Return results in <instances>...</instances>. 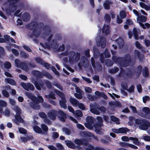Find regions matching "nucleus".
I'll list each match as a JSON object with an SVG mask.
<instances>
[{
  "label": "nucleus",
  "instance_id": "51",
  "mask_svg": "<svg viewBox=\"0 0 150 150\" xmlns=\"http://www.w3.org/2000/svg\"><path fill=\"white\" fill-rule=\"evenodd\" d=\"M77 106H78L79 108L83 110H84L85 109V107L84 104L82 103H79V102L78 104L77 105Z\"/></svg>",
  "mask_w": 150,
  "mask_h": 150
},
{
  "label": "nucleus",
  "instance_id": "28",
  "mask_svg": "<svg viewBox=\"0 0 150 150\" xmlns=\"http://www.w3.org/2000/svg\"><path fill=\"white\" fill-rule=\"evenodd\" d=\"M39 116L42 118H44V121L46 123L49 124L50 122H49V120L46 118V115L44 112L39 113Z\"/></svg>",
  "mask_w": 150,
  "mask_h": 150
},
{
  "label": "nucleus",
  "instance_id": "10",
  "mask_svg": "<svg viewBox=\"0 0 150 150\" xmlns=\"http://www.w3.org/2000/svg\"><path fill=\"white\" fill-rule=\"evenodd\" d=\"M146 19L147 18L146 16L142 15L138 16L137 19V22L144 29L145 28V27L144 25L142 23V22H145L146 20Z\"/></svg>",
  "mask_w": 150,
  "mask_h": 150
},
{
  "label": "nucleus",
  "instance_id": "31",
  "mask_svg": "<svg viewBox=\"0 0 150 150\" xmlns=\"http://www.w3.org/2000/svg\"><path fill=\"white\" fill-rule=\"evenodd\" d=\"M70 102L73 105L76 106H77L79 101L74 98H70L69 99Z\"/></svg>",
  "mask_w": 150,
  "mask_h": 150
},
{
  "label": "nucleus",
  "instance_id": "47",
  "mask_svg": "<svg viewBox=\"0 0 150 150\" xmlns=\"http://www.w3.org/2000/svg\"><path fill=\"white\" fill-rule=\"evenodd\" d=\"M2 93L3 95L6 98H8L9 96L8 92L5 90H3L2 91Z\"/></svg>",
  "mask_w": 150,
  "mask_h": 150
},
{
  "label": "nucleus",
  "instance_id": "20",
  "mask_svg": "<svg viewBox=\"0 0 150 150\" xmlns=\"http://www.w3.org/2000/svg\"><path fill=\"white\" fill-rule=\"evenodd\" d=\"M65 142L66 145L69 148L73 149H74L76 147V146L75 144L69 140H66Z\"/></svg>",
  "mask_w": 150,
  "mask_h": 150
},
{
  "label": "nucleus",
  "instance_id": "25",
  "mask_svg": "<svg viewBox=\"0 0 150 150\" xmlns=\"http://www.w3.org/2000/svg\"><path fill=\"white\" fill-rule=\"evenodd\" d=\"M15 120H14V122L16 124H18L19 122H23V119L21 117L20 115L15 116Z\"/></svg>",
  "mask_w": 150,
  "mask_h": 150
},
{
  "label": "nucleus",
  "instance_id": "56",
  "mask_svg": "<svg viewBox=\"0 0 150 150\" xmlns=\"http://www.w3.org/2000/svg\"><path fill=\"white\" fill-rule=\"evenodd\" d=\"M133 32L134 33V38L136 40L137 39L138 36L137 34V31L136 29H134L133 30Z\"/></svg>",
  "mask_w": 150,
  "mask_h": 150
},
{
  "label": "nucleus",
  "instance_id": "55",
  "mask_svg": "<svg viewBox=\"0 0 150 150\" xmlns=\"http://www.w3.org/2000/svg\"><path fill=\"white\" fill-rule=\"evenodd\" d=\"M56 146L58 149L60 150H63L64 148L62 145L59 143L56 144Z\"/></svg>",
  "mask_w": 150,
  "mask_h": 150
},
{
  "label": "nucleus",
  "instance_id": "27",
  "mask_svg": "<svg viewBox=\"0 0 150 150\" xmlns=\"http://www.w3.org/2000/svg\"><path fill=\"white\" fill-rule=\"evenodd\" d=\"M13 109L16 112V115H15V116H18L20 115L21 110L18 106H14Z\"/></svg>",
  "mask_w": 150,
  "mask_h": 150
},
{
  "label": "nucleus",
  "instance_id": "49",
  "mask_svg": "<svg viewBox=\"0 0 150 150\" xmlns=\"http://www.w3.org/2000/svg\"><path fill=\"white\" fill-rule=\"evenodd\" d=\"M4 66L7 69H10L11 67V64L9 62H6L4 63Z\"/></svg>",
  "mask_w": 150,
  "mask_h": 150
},
{
  "label": "nucleus",
  "instance_id": "4",
  "mask_svg": "<svg viewBox=\"0 0 150 150\" xmlns=\"http://www.w3.org/2000/svg\"><path fill=\"white\" fill-rule=\"evenodd\" d=\"M19 0H8L9 2H11L10 4L8 6V8H7L5 10L6 13L8 14H10L11 12H14L16 9V7L14 4L16 3Z\"/></svg>",
  "mask_w": 150,
  "mask_h": 150
},
{
  "label": "nucleus",
  "instance_id": "32",
  "mask_svg": "<svg viewBox=\"0 0 150 150\" xmlns=\"http://www.w3.org/2000/svg\"><path fill=\"white\" fill-rule=\"evenodd\" d=\"M5 81L6 82H7L11 85H16V83L15 81L11 79L6 78L5 79Z\"/></svg>",
  "mask_w": 150,
  "mask_h": 150
},
{
  "label": "nucleus",
  "instance_id": "52",
  "mask_svg": "<svg viewBox=\"0 0 150 150\" xmlns=\"http://www.w3.org/2000/svg\"><path fill=\"white\" fill-rule=\"evenodd\" d=\"M119 70L118 68L117 67L114 68L109 71L110 73H115L118 71Z\"/></svg>",
  "mask_w": 150,
  "mask_h": 150
},
{
  "label": "nucleus",
  "instance_id": "6",
  "mask_svg": "<svg viewBox=\"0 0 150 150\" xmlns=\"http://www.w3.org/2000/svg\"><path fill=\"white\" fill-rule=\"evenodd\" d=\"M135 123L138 125H140L139 128L142 130H145L147 129V126L146 125V122L144 120L136 119Z\"/></svg>",
  "mask_w": 150,
  "mask_h": 150
},
{
  "label": "nucleus",
  "instance_id": "46",
  "mask_svg": "<svg viewBox=\"0 0 150 150\" xmlns=\"http://www.w3.org/2000/svg\"><path fill=\"white\" fill-rule=\"evenodd\" d=\"M86 146H88V147L86 148V150H95V147L89 144L88 142Z\"/></svg>",
  "mask_w": 150,
  "mask_h": 150
},
{
  "label": "nucleus",
  "instance_id": "39",
  "mask_svg": "<svg viewBox=\"0 0 150 150\" xmlns=\"http://www.w3.org/2000/svg\"><path fill=\"white\" fill-rule=\"evenodd\" d=\"M87 97L91 101H93L96 99V96H93L91 94H88Z\"/></svg>",
  "mask_w": 150,
  "mask_h": 150
},
{
  "label": "nucleus",
  "instance_id": "14",
  "mask_svg": "<svg viewBox=\"0 0 150 150\" xmlns=\"http://www.w3.org/2000/svg\"><path fill=\"white\" fill-rule=\"evenodd\" d=\"M74 142L75 144L79 145H80L82 144L87 145L88 144V141L84 139H75Z\"/></svg>",
  "mask_w": 150,
  "mask_h": 150
},
{
  "label": "nucleus",
  "instance_id": "18",
  "mask_svg": "<svg viewBox=\"0 0 150 150\" xmlns=\"http://www.w3.org/2000/svg\"><path fill=\"white\" fill-rule=\"evenodd\" d=\"M58 112L60 115V116H59V119L61 121L64 122L65 119L66 117V114L62 111L60 110H59Z\"/></svg>",
  "mask_w": 150,
  "mask_h": 150
},
{
  "label": "nucleus",
  "instance_id": "34",
  "mask_svg": "<svg viewBox=\"0 0 150 150\" xmlns=\"http://www.w3.org/2000/svg\"><path fill=\"white\" fill-rule=\"evenodd\" d=\"M111 2L109 1H106L103 4L104 8L106 10L110 9V4Z\"/></svg>",
  "mask_w": 150,
  "mask_h": 150
},
{
  "label": "nucleus",
  "instance_id": "36",
  "mask_svg": "<svg viewBox=\"0 0 150 150\" xmlns=\"http://www.w3.org/2000/svg\"><path fill=\"white\" fill-rule=\"evenodd\" d=\"M130 140L133 141V143L134 144L138 145L139 144V141L138 139L135 137H130Z\"/></svg>",
  "mask_w": 150,
  "mask_h": 150
},
{
  "label": "nucleus",
  "instance_id": "40",
  "mask_svg": "<svg viewBox=\"0 0 150 150\" xmlns=\"http://www.w3.org/2000/svg\"><path fill=\"white\" fill-rule=\"evenodd\" d=\"M20 55L21 57L24 58L25 59L28 58L29 57L28 54L23 51L21 52Z\"/></svg>",
  "mask_w": 150,
  "mask_h": 150
},
{
  "label": "nucleus",
  "instance_id": "3",
  "mask_svg": "<svg viewBox=\"0 0 150 150\" xmlns=\"http://www.w3.org/2000/svg\"><path fill=\"white\" fill-rule=\"evenodd\" d=\"M80 55V54L77 53L76 54L73 51L69 52L68 54V57L69 58V61L71 62L78 61L79 59Z\"/></svg>",
  "mask_w": 150,
  "mask_h": 150
},
{
  "label": "nucleus",
  "instance_id": "62",
  "mask_svg": "<svg viewBox=\"0 0 150 150\" xmlns=\"http://www.w3.org/2000/svg\"><path fill=\"white\" fill-rule=\"evenodd\" d=\"M142 69V67L140 65L137 68V72L138 73L139 76L141 73V71Z\"/></svg>",
  "mask_w": 150,
  "mask_h": 150
},
{
  "label": "nucleus",
  "instance_id": "42",
  "mask_svg": "<svg viewBox=\"0 0 150 150\" xmlns=\"http://www.w3.org/2000/svg\"><path fill=\"white\" fill-rule=\"evenodd\" d=\"M74 114L77 117H81L82 116V113L80 110H76Z\"/></svg>",
  "mask_w": 150,
  "mask_h": 150
},
{
  "label": "nucleus",
  "instance_id": "22",
  "mask_svg": "<svg viewBox=\"0 0 150 150\" xmlns=\"http://www.w3.org/2000/svg\"><path fill=\"white\" fill-rule=\"evenodd\" d=\"M81 64L85 67H87L88 65V60L86 57H83L81 59Z\"/></svg>",
  "mask_w": 150,
  "mask_h": 150
},
{
  "label": "nucleus",
  "instance_id": "23",
  "mask_svg": "<svg viewBox=\"0 0 150 150\" xmlns=\"http://www.w3.org/2000/svg\"><path fill=\"white\" fill-rule=\"evenodd\" d=\"M82 133L86 137H93L96 139L98 140V138L95 136H94L93 134L91 133L88 131H84Z\"/></svg>",
  "mask_w": 150,
  "mask_h": 150
},
{
  "label": "nucleus",
  "instance_id": "59",
  "mask_svg": "<svg viewBox=\"0 0 150 150\" xmlns=\"http://www.w3.org/2000/svg\"><path fill=\"white\" fill-rule=\"evenodd\" d=\"M12 52V53L16 56H18L19 55V52H18V51L14 49H12L11 50Z\"/></svg>",
  "mask_w": 150,
  "mask_h": 150
},
{
  "label": "nucleus",
  "instance_id": "50",
  "mask_svg": "<svg viewBox=\"0 0 150 150\" xmlns=\"http://www.w3.org/2000/svg\"><path fill=\"white\" fill-rule=\"evenodd\" d=\"M130 137H128L126 136H123L121 137V139L123 141L128 142L129 140H130Z\"/></svg>",
  "mask_w": 150,
  "mask_h": 150
},
{
  "label": "nucleus",
  "instance_id": "15",
  "mask_svg": "<svg viewBox=\"0 0 150 150\" xmlns=\"http://www.w3.org/2000/svg\"><path fill=\"white\" fill-rule=\"evenodd\" d=\"M120 144L121 146L124 147H129L132 148L134 149H137L138 148L137 146L128 143L121 142L120 143Z\"/></svg>",
  "mask_w": 150,
  "mask_h": 150
},
{
  "label": "nucleus",
  "instance_id": "38",
  "mask_svg": "<svg viewBox=\"0 0 150 150\" xmlns=\"http://www.w3.org/2000/svg\"><path fill=\"white\" fill-rule=\"evenodd\" d=\"M7 105V103L5 101L0 100V106L2 107H6Z\"/></svg>",
  "mask_w": 150,
  "mask_h": 150
},
{
  "label": "nucleus",
  "instance_id": "29",
  "mask_svg": "<svg viewBox=\"0 0 150 150\" xmlns=\"http://www.w3.org/2000/svg\"><path fill=\"white\" fill-rule=\"evenodd\" d=\"M33 129L34 131L37 133L42 134H46V133L45 132H42L41 129L37 126H34L33 127Z\"/></svg>",
  "mask_w": 150,
  "mask_h": 150
},
{
  "label": "nucleus",
  "instance_id": "9",
  "mask_svg": "<svg viewBox=\"0 0 150 150\" xmlns=\"http://www.w3.org/2000/svg\"><path fill=\"white\" fill-rule=\"evenodd\" d=\"M97 104L96 103H91L90 105V111L96 115H98L100 112L97 110Z\"/></svg>",
  "mask_w": 150,
  "mask_h": 150
},
{
  "label": "nucleus",
  "instance_id": "16",
  "mask_svg": "<svg viewBox=\"0 0 150 150\" xmlns=\"http://www.w3.org/2000/svg\"><path fill=\"white\" fill-rule=\"evenodd\" d=\"M57 114V112L56 111L52 110L49 112L48 115L51 119L54 120L56 118Z\"/></svg>",
  "mask_w": 150,
  "mask_h": 150
},
{
  "label": "nucleus",
  "instance_id": "33",
  "mask_svg": "<svg viewBox=\"0 0 150 150\" xmlns=\"http://www.w3.org/2000/svg\"><path fill=\"white\" fill-rule=\"evenodd\" d=\"M110 118L112 121L115 122L116 124H119L120 123L119 119L115 117L114 116H110Z\"/></svg>",
  "mask_w": 150,
  "mask_h": 150
},
{
  "label": "nucleus",
  "instance_id": "13",
  "mask_svg": "<svg viewBox=\"0 0 150 150\" xmlns=\"http://www.w3.org/2000/svg\"><path fill=\"white\" fill-rule=\"evenodd\" d=\"M97 42V44L98 45H101V47L103 48H104L105 47V40L104 38H100L99 36H98L96 39Z\"/></svg>",
  "mask_w": 150,
  "mask_h": 150
},
{
  "label": "nucleus",
  "instance_id": "48",
  "mask_svg": "<svg viewBox=\"0 0 150 150\" xmlns=\"http://www.w3.org/2000/svg\"><path fill=\"white\" fill-rule=\"evenodd\" d=\"M142 110L146 114H148L149 113L150 109L148 107H144L143 108Z\"/></svg>",
  "mask_w": 150,
  "mask_h": 150
},
{
  "label": "nucleus",
  "instance_id": "64",
  "mask_svg": "<svg viewBox=\"0 0 150 150\" xmlns=\"http://www.w3.org/2000/svg\"><path fill=\"white\" fill-rule=\"evenodd\" d=\"M51 69L52 70V71L54 72V73L57 75L59 76V72L57 71V70H56L55 67H52L51 68Z\"/></svg>",
  "mask_w": 150,
  "mask_h": 150
},
{
  "label": "nucleus",
  "instance_id": "24",
  "mask_svg": "<svg viewBox=\"0 0 150 150\" xmlns=\"http://www.w3.org/2000/svg\"><path fill=\"white\" fill-rule=\"evenodd\" d=\"M2 114L7 117H9L11 115V111L8 108H6L3 111Z\"/></svg>",
  "mask_w": 150,
  "mask_h": 150
},
{
  "label": "nucleus",
  "instance_id": "5",
  "mask_svg": "<svg viewBox=\"0 0 150 150\" xmlns=\"http://www.w3.org/2000/svg\"><path fill=\"white\" fill-rule=\"evenodd\" d=\"M97 119L99 122L102 123L103 122V119L100 117L97 116ZM103 125L102 123H100L99 124H96L94 125V127L95 129V132L96 133L100 134H102V132L100 131V129H101V127H102Z\"/></svg>",
  "mask_w": 150,
  "mask_h": 150
},
{
  "label": "nucleus",
  "instance_id": "7",
  "mask_svg": "<svg viewBox=\"0 0 150 150\" xmlns=\"http://www.w3.org/2000/svg\"><path fill=\"white\" fill-rule=\"evenodd\" d=\"M15 63L17 67L21 68L25 71L28 70L27 64L25 62H20L18 59H16L15 60Z\"/></svg>",
  "mask_w": 150,
  "mask_h": 150
},
{
  "label": "nucleus",
  "instance_id": "43",
  "mask_svg": "<svg viewBox=\"0 0 150 150\" xmlns=\"http://www.w3.org/2000/svg\"><path fill=\"white\" fill-rule=\"evenodd\" d=\"M105 21L108 23L110 22L111 18L110 16L108 14H105L104 16Z\"/></svg>",
  "mask_w": 150,
  "mask_h": 150
},
{
  "label": "nucleus",
  "instance_id": "37",
  "mask_svg": "<svg viewBox=\"0 0 150 150\" xmlns=\"http://www.w3.org/2000/svg\"><path fill=\"white\" fill-rule=\"evenodd\" d=\"M117 42L120 47H122L124 44V41L121 38L118 39L117 41Z\"/></svg>",
  "mask_w": 150,
  "mask_h": 150
},
{
  "label": "nucleus",
  "instance_id": "58",
  "mask_svg": "<svg viewBox=\"0 0 150 150\" xmlns=\"http://www.w3.org/2000/svg\"><path fill=\"white\" fill-rule=\"evenodd\" d=\"M85 91L87 93H91L92 92V89L88 87H86L85 88Z\"/></svg>",
  "mask_w": 150,
  "mask_h": 150
},
{
  "label": "nucleus",
  "instance_id": "19",
  "mask_svg": "<svg viewBox=\"0 0 150 150\" xmlns=\"http://www.w3.org/2000/svg\"><path fill=\"white\" fill-rule=\"evenodd\" d=\"M34 84L36 88L38 90H40L41 88L43 89H45V86H44L43 83L41 82H39L38 83L36 82L34 83Z\"/></svg>",
  "mask_w": 150,
  "mask_h": 150
},
{
  "label": "nucleus",
  "instance_id": "30",
  "mask_svg": "<svg viewBox=\"0 0 150 150\" xmlns=\"http://www.w3.org/2000/svg\"><path fill=\"white\" fill-rule=\"evenodd\" d=\"M22 18L24 21H28L30 19L29 14L26 13H24L22 16Z\"/></svg>",
  "mask_w": 150,
  "mask_h": 150
},
{
  "label": "nucleus",
  "instance_id": "21",
  "mask_svg": "<svg viewBox=\"0 0 150 150\" xmlns=\"http://www.w3.org/2000/svg\"><path fill=\"white\" fill-rule=\"evenodd\" d=\"M110 106L112 108H114L117 107H120L121 105L117 101L110 102L109 103Z\"/></svg>",
  "mask_w": 150,
  "mask_h": 150
},
{
  "label": "nucleus",
  "instance_id": "57",
  "mask_svg": "<svg viewBox=\"0 0 150 150\" xmlns=\"http://www.w3.org/2000/svg\"><path fill=\"white\" fill-rule=\"evenodd\" d=\"M82 78L83 79V80L85 81L86 82L88 83H91L92 82V81H91L89 78H86V77L82 76Z\"/></svg>",
  "mask_w": 150,
  "mask_h": 150
},
{
  "label": "nucleus",
  "instance_id": "54",
  "mask_svg": "<svg viewBox=\"0 0 150 150\" xmlns=\"http://www.w3.org/2000/svg\"><path fill=\"white\" fill-rule=\"evenodd\" d=\"M53 84L54 85L56 86L61 90H62L63 88L62 86L57 82H54Z\"/></svg>",
  "mask_w": 150,
  "mask_h": 150
},
{
  "label": "nucleus",
  "instance_id": "17",
  "mask_svg": "<svg viewBox=\"0 0 150 150\" xmlns=\"http://www.w3.org/2000/svg\"><path fill=\"white\" fill-rule=\"evenodd\" d=\"M102 32L105 35L109 34L110 32V27L108 25H104L102 29Z\"/></svg>",
  "mask_w": 150,
  "mask_h": 150
},
{
  "label": "nucleus",
  "instance_id": "45",
  "mask_svg": "<svg viewBox=\"0 0 150 150\" xmlns=\"http://www.w3.org/2000/svg\"><path fill=\"white\" fill-rule=\"evenodd\" d=\"M120 15L121 18H124L126 17V12L124 11H121L120 13Z\"/></svg>",
  "mask_w": 150,
  "mask_h": 150
},
{
  "label": "nucleus",
  "instance_id": "26",
  "mask_svg": "<svg viewBox=\"0 0 150 150\" xmlns=\"http://www.w3.org/2000/svg\"><path fill=\"white\" fill-rule=\"evenodd\" d=\"M140 6L142 8L145 9L146 11L150 10V3L149 6H147L144 3L141 2L139 3Z\"/></svg>",
  "mask_w": 150,
  "mask_h": 150
},
{
  "label": "nucleus",
  "instance_id": "12",
  "mask_svg": "<svg viewBox=\"0 0 150 150\" xmlns=\"http://www.w3.org/2000/svg\"><path fill=\"white\" fill-rule=\"evenodd\" d=\"M112 131L113 132L116 133H125L129 132V130L127 128L122 127L119 129H112Z\"/></svg>",
  "mask_w": 150,
  "mask_h": 150
},
{
  "label": "nucleus",
  "instance_id": "2",
  "mask_svg": "<svg viewBox=\"0 0 150 150\" xmlns=\"http://www.w3.org/2000/svg\"><path fill=\"white\" fill-rule=\"evenodd\" d=\"M54 91L62 98V100H60L59 102L60 105L61 107L65 109L66 108H67V105L66 104V100L64 98V94L56 89L54 90Z\"/></svg>",
  "mask_w": 150,
  "mask_h": 150
},
{
  "label": "nucleus",
  "instance_id": "11",
  "mask_svg": "<svg viewBox=\"0 0 150 150\" xmlns=\"http://www.w3.org/2000/svg\"><path fill=\"white\" fill-rule=\"evenodd\" d=\"M21 85L24 89L27 91L29 89L33 90L34 89V86L30 83H21Z\"/></svg>",
  "mask_w": 150,
  "mask_h": 150
},
{
  "label": "nucleus",
  "instance_id": "35",
  "mask_svg": "<svg viewBox=\"0 0 150 150\" xmlns=\"http://www.w3.org/2000/svg\"><path fill=\"white\" fill-rule=\"evenodd\" d=\"M143 75L145 77H148L149 75L148 69L146 67H145L144 68L143 71Z\"/></svg>",
  "mask_w": 150,
  "mask_h": 150
},
{
  "label": "nucleus",
  "instance_id": "41",
  "mask_svg": "<svg viewBox=\"0 0 150 150\" xmlns=\"http://www.w3.org/2000/svg\"><path fill=\"white\" fill-rule=\"evenodd\" d=\"M62 131L67 135H69L71 134V131L69 129L66 128L64 127L62 128Z\"/></svg>",
  "mask_w": 150,
  "mask_h": 150
},
{
  "label": "nucleus",
  "instance_id": "8",
  "mask_svg": "<svg viewBox=\"0 0 150 150\" xmlns=\"http://www.w3.org/2000/svg\"><path fill=\"white\" fill-rule=\"evenodd\" d=\"M86 120L87 122L85 124V127L89 129H92L93 128L92 124L93 122V118L88 116L86 119Z\"/></svg>",
  "mask_w": 150,
  "mask_h": 150
},
{
  "label": "nucleus",
  "instance_id": "61",
  "mask_svg": "<svg viewBox=\"0 0 150 150\" xmlns=\"http://www.w3.org/2000/svg\"><path fill=\"white\" fill-rule=\"evenodd\" d=\"M126 23L127 25H130L132 24L133 22L131 19H127L126 20Z\"/></svg>",
  "mask_w": 150,
  "mask_h": 150
},
{
  "label": "nucleus",
  "instance_id": "44",
  "mask_svg": "<svg viewBox=\"0 0 150 150\" xmlns=\"http://www.w3.org/2000/svg\"><path fill=\"white\" fill-rule=\"evenodd\" d=\"M33 74L35 76L39 77L40 76L41 73L39 71H34L32 72Z\"/></svg>",
  "mask_w": 150,
  "mask_h": 150
},
{
  "label": "nucleus",
  "instance_id": "63",
  "mask_svg": "<svg viewBox=\"0 0 150 150\" xmlns=\"http://www.w3.org/2000/svg\"><path fill=\"white\" fill-rule=\"evenodd\" d=\"M134 57L135 58H138L139 57V52L137 50L135 51L134 52Z\"/></svg>",
  "mask_w": 150,
  "mask_h": 150
},
{
  "label": "nucleus",
  "instance_id": "60",
  "mask_svg": "<svg viewBox=\"0 0 150 150\" xmlns=\"http://www.w3.org/2000/svg\"><path fill=\"white\" fill-rule=\"evenodd\" d=\"M35 60L38 63L43 65L44 62L41 59L37 58Z\"/></svg>",
  "mask_w": 150,
  "mask_h": 150
},
{
  "label": "nucleus",
  "instance_id": "1",
  "mask_svg": "<svg viewBox=\"0 0 150 150\" xmlns=\"http://www.w3.org/2000/svg\"><path fill=\"white\" fill-rule=\"evenodd\" d=\"M26 95L29 98H30L33 102L35 103H30V105L33 108L36 109L38 110L40 108V106L38 104V100L36 97L34 96L31 93L26 92L25 93Z\"/></svg>",
  "mask_w": 150,
  "mask_h": 150
},
{
  "label": "nucleus",
  "instance_id": "53",
  "mask_svg": "<svg viewBox=\"0 0 150 150\" xmlns=\"http://www.w3.org/2000/svg\"><path fill=\"white\" fill-rule=\"evenodd\" d=\"M18 131L21 134H25L26 133V130L22 128H19Z\"/></svg>",
  "mask_w": 150,
  "mask_h": 150
}]
</instances>
